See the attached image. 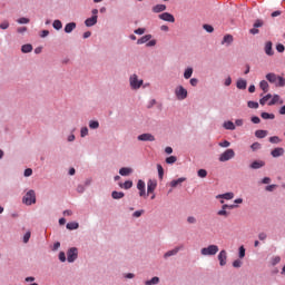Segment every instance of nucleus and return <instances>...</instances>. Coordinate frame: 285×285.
<instances>
[{"instance_id":"obj_34","label":"nucleus","mask_w":285,"mask_h":285,"mask_svg":"<svg viewBox=\"0 0 285 285\" xmlns=\"http://www.w3.org/2000/svg\"><path fill=\"white\" fill-rule=\"evenodd\" d=\"M89 128H91V130H97V128H99V121L97 120H91L89 122Z\"/></svg>"},{"instance_id":"obj_25","label":"nucleus","mask_w":285,"mask_h":285,"mask_svg":"<svg viewBox=\"0 0 285 285\" xmlns=\"http://www.w3.org/2000/svg\"><path fill=\"white\" fill-rule=\"evenodd\" d=\"M119 186L125 190H130V187L132 186V180H126L124 184L120 183Z\"/></svg>"},{"instance_id":"obj_46","label":"nucleus","mask_w":285,"mask_h":285,"mask_svg":"<svg viewBox=\"0 0 285 285\" xmlns=\"http://www.w3.org/2000/svg\"><path fill=\"white\" fill-rule=\"evenodd\" d=\"M269 141L271 144H279V141H282V139H279V137L274 136V137H269Z\"/></svg>"},{"instance_id":"obj_26","label":"nucleus","mask_w":285,"mask_h":285,"mask_svg":"<svg viewBox=\"0 0 285 285\" xmlns=\"http://www.w3.org/2000/svg\"><path fill=\"white\" fill-rule=\"evenodd\" d=\"M224 128L226 130H235V124L230 120L224 122Z\"/></svg>"},{"instance_id":"obj_10","label":"nucleus","mask_w":285,"mask_h":285,"mask_svg":"<svg viewBox=\"0 0 285 285\" xmlns=\"http://www.w3.org/2000/svg\"><path fill=\"white\" fill-rule=\"evenodd\" d=\"M158 17H159V19H161L163 21H168L169 23H175V16H173V14L169 13V12L160 13Z\"/></svg>"},{"instance_id":"obj_32","label":"nucleus","mask_w":285,"mask_h":285,"mask_svg":"<svg viewBox=\"0 0 285 285\" xmlns=\"http://www.w3.org/2000/svg\"><path fill=\"white\" fill-rule=\"evenodd\" d=\"M67 228L68 230H77V228H79V223H68Z\"/></svg>"},{"instance_id":"obj_9","label":"nucleus","mask_w":285,"mask_h":285,"mask_svg":"<svg viewBox=\"0 0 285 285\" xmlns=\"http://www.w3.org/2000/svg\"><path fill=\"white\" fill-rule=\"evenodd\" d=\"M77 255H78L77 248H76V247L70 248V249L68 250V253H67V261H68L69 263L75 262V259H77Z\"/></svg>"},{"instance_id":"obj_63","label":"nucleus","mask_w":285,"mask_h":285,"mask_svg":"<svg viewBox=\"0 0 285 285\" xmlns=\"http://www.w3.org/2000/svg\"><path fill=\"white\" fill-rule=\"evenodd\" d=\"M187 222H188V224H195L197 222V219L194 216H189L187 218Z\"/></svg>"},{"instance_id":"obj_45","label":"nucleus","mask_w":285,"mask_h":285,"mask_svg":"<svg viewBox=\"0 0 285 285\" xmlns=\"http://www.w3.org/2000/svg\"><path fill=\"white\" fill-rule=\"evenodd\" d=\"M177 161V157L169 156L166 158V164H175Z\"/></svg>"},{"instance_id":"obj_49","label":"nucleus","mask_w":285,"mask_h":285,"mask_svg":"<svg viewBox=\"0 0 285 285\" xmlns=\"http://www.w3.org/2000/svg\"><path fill=\"white\" fill-rule=\"evenodd\" d=\"M203 28L206 30V32H213L215 30V28H213L210 24H204Z\"/></svg>"},{"instance_id":"obj_44","label":"nucleus","mask_w":285,"mask_h":285,"mask_svg":"<svg viewBox=\"0 0 285 285\" xmlns=\"http://www.w3.org/2000/svg\"><path fill=\"white\" fill-rule=\"evenodd\" d=\"M137 188L138 190H144L146 188V183L144 180H138Z\"/></svg>"},{"instance_id":"obj_50","label":"nucleus","mask_w":285,"mask_h":285,"mask_svg":"<svg viewBox=\"0 0 285 285\" xmlns=\"http://www.w3.org/2000/svg\"><path fill=\"white\" fill-rule=\"evenodd\" d=\"M88 135V127H82L81 130H80V136L81 137H87Z\"/></svg>"},{"instance_id":"obj_41","label":"nucleus","mask_w":285,"mask_h":285,"mask_svg":"<svg viewBox=\"0 0 285 285\" xmlns=\"http://www.w3.org/2000/svg\"><path fill=\"white\" fill-rule=\"evenodd\" d=\"M238 256L240 259H244V257H246V248H244V246L239 247Z\"/></svg>"},{"instance_id":"obj_40","label":"nucleus","mask_w":285,"mask_h":285,"mask_svg":"<svg viewBox=\"0 0 285 285\" xmlns=\"http://www.w3.org/2000/svg\"><path fill=\"white\" fill-rule=\"evenodd\" d=\"M247 106H248V108L257 109V108H259V102H257V101H248Z\"/></svg>"},{"instance_id":"obj_53","label":"nucleus","mask_w":285,"mask_h":285,"mask_svg":"<svg viewBox=\"0 0 285 285\" xmlns=\"http://www.w3.org/2000/svg\"><path fill=\"white\" fill-rule=\"evenodd\" d=\"M266 237H268V235H266V233H264V232L258 234V239L261 242H265Z\"/></svg>"},{"instance_id":"obj_39","label":"nucleus","mask_w":285,"mask_h":285,"mask_svg":"<svg viewBox=\"0 0 285 285\" xmlns=\"http://www.w3.org/2000/svg\"><path fill=\"white\" fill-rule=\"evenodd\" d=\"M197 175H198V177L204 179V178H206L208 176V171H206V169H199Z\"/></svg>"},{"instance_id":"obj_38","label":"nucleus","mask_w":285,"mask_h":285,"mask_svg":"<svg viewBox=\"0 0 285 285\" xmlns=\"http://www.w3.org/2000/svg\"><path fill=\"white\" fill-rule=\"evenodd\" d=\"M279 101V95H274L272 100L268 102V106H275Z\"/></svg>"},{"instance_id":"obj_22","label":"nucleus","mask_w":285,"mask_h":285,"mask_svg":"<svg viewBox=\"0 0 285 285\" xmlns=\"http://www.w3.org/2000/svg\"><path fill=\"white\" fill-rule=\"evenodd\" d=\"M164 10H166V4H156L153 7V12L155 13L164 12Z\"/></svg>"},{"instance_id":"obj_20","label":"nucleus","mask_w":285,"mask_h":285,"mask_svg":"<svg viewBox=\"0 0 285 285\" xmlns=\"http://www.w3.org/2000/svg\"><path fill=\"white\" fill-rule=\"evenodd\" d=\"M150 39H153L151 35H146L144 37H141L140 39L137 40L138 46H141L142 43H148V41H150Z\"/></svg>"},{"instance_id":"obj_21","label":"nucleus","mask_w":285,"mask_h":285,"mask_svg":"<svg viewBox=\"0 0 285 285\" xmlns=\"http://www.w3.org/2000/svg\"><path fill=\"white\" fill-rule=\"evenodd\" d=\"M75 28H77V23L69 22L65 27V32H67V35H70V32H72V30H75Z\"/></svg>"},{"instance_id":"obj_42","label":"nucleus","mask_w":285,"mask_h":285,"mask_svg":"<svg viewBox=\"0 0 285 285\" xmlns=\"http://www.w3.org/2000/svg\"><path fill=\"white\" fill-rule=\"evenodd\" d=\"M217 215L219 217H228V215H230V213H228L226 209H220L217 212Z\"/></svg>"},{"instance_id":"obj_16","label":"nucleus","mask_w":285,"mask_h":285,"mask_svg":"<svg viewBox=\"0 0 285 285\" xmlns=\"http://www.w3.org/2000/svg\"><path fill=\"white\" fill-rule=\"evenodd\" d=\"M132 173V168L130 167H122L119 169V175H121V177H128V175H131Z\"/></svg>"},{"instance_id":"obj_47","label":"nucleus","mask_w":285,"mask_h":285,"mask_svg":"<svg viewBox=\"0 0 285 285\" xmlns=\"http://www.w3.org/2000/svg\"><path fill=\"white\" fill-rule=\"evenodd\" d=\"M30 237H31V233L30 232H27L23 236V243L24 244H28V242H30Z\"/></svg>"},{"instance_id":"obj_36","label":"nucleus","mask_w":285,"mask_h":285,"mask_svg":"<svg viewBox=\"0 0 285 285\" xmlns=\"http://www.w3.org/2000/svg\"><path fill=\"white\" fill-rule=\"evenodd\" d=\"M185 79H190L193 77V68H187L184 72Z\"/></svg>"},{"instance_id":"obj_48","label":"nucleus","mask_w":285,"mask_h":285,"mask_svg":"<svg viewBox=\"0 0 285 285\" xmlns=\"http://www.w3.org/2000/svg\"><path fill=\"white\" fill-rule=\"evenodd\" d=\"M218 146H220V148H228L230 146V141L224 140L223 142H219Z\"/></svg>"},{"instance_id":"obj_61","label":"nucleus","mask_w":285,"mask_h":285,"mask_svg":"<svg viewBox=\"0 0 285 285\" xmlns=\"http://www.w3.org/2000/svg\"><path fill=\"white\" fill-rule=\"evenodd\" d=\"M59 259H60V262H66V253L60 252L59 253Z\"/></svg>"},{"instance_id":"obj_19","label":"nucleus","mask_w":285,"mask_h":285,"mask_svg":"<svg viewBox=\"0 0 285 285\" xmlns=\"http://www.w3.org/2000/svg\"><path fill=\"white\" fill-rule=\"evenodd\" d=\"M184 181H186V178L181 177L176 180H171L170 186H171V188H177L178 186H181V184H184Z\"/></svg>"},{"instance_id":"obj_2","label":"nucleus","mask_w":285,"mask_h":285,"mask_svg":"<svg viewBox=\"0 0 285 285\" xmlns=\"http://www.w3.org/2000/svg\"><path fill=\"white\" fill-rule=\"evenodd\" d=\"M218 253H219V246L217 245H208L207 247H204L200 249V254L204 257L215 256Z\"/></svg>"},{"instance_id":"obj_15","label":"nucleus","mask_w":285,"mask_h":285,"mask_svg":"<svg viewBox=\"0 0 285 285\" xmlns=\"http://www.w3.org/2000/svg\"><path fill=\"white\" fill-rule=\"evenodd\" d=\"M97 19H98L97 16H92L91 18H88L85 21V24L87 26V28H92V26H97Z\"/></svg>"},{"instance_id":"obj_12","label":"nucleus","mask_w":285,"mask_h":285,"mask_svg":"<svg viewBox=\"0 0 285 285\" xmlns=\"http://www.w3.org/2000/svg\"><path fill=\"white\" fill-rule=\"evenodd\" d=\"M266 166V163L264 160H255L249 165V168L253 170H259V168H264Z\"/></svg>"},{"instance_id":"obj_23","label":"nucleus","mask_w":285,"mask_h":285,"mask_svg":"<svg viewBox=\"0 0 285 285\" xmlns=\"http://www.w3.org/2000/svg\"><path fill=\"white\" fill-rule=\"evenodd\" d=\"M247 82L244 79L237 80L236 87L238 90H246Z\"/></svg>"},{"instance_id":"obj_30","label":"nucleus","mask_w":285,"mask_h":285,"mask_svg":"<svg viewBox=\"0 0 285 285\" xmlns=\"http://www.w3.org/2000/svg\"><path fill=\"white\" fill-rule=\"evenodd\" d=\"M21 52L23 53L32 52V45H23L21 47Z\"/></svg>"},{"instance_id":"obj_1","label":"nucleus","mask_w":285,"mask_h":285,"mask_svg":"<svg viewBox=\"0 0 285 285\" xmlns=\"http://www.w3.org/2000/svg\"><path fill=\"white\" fill-rule=\"evenodd\" d=\"M267 81H269V83H274V86H276V88H284L285 86V78L282 76H277L276 73L269 72L266 76Z\"/></svg>"},{"instance_id":"obj_7","label":"nucleus","mask_w":285,"mask_h":285,"mask_svg":"<svg viewBox=\"0 0 285 285\" xmlns=\"http://www.w3.org/2000/svg\"><path fill=\"white\" fill-rule=\"evenodd\" d=\"M217 257L219 266H226V262L228 259V253L226 252V249L220 250Z\"/></svg>"},{"instance_id":"obj_5","label":"nucleus","mask_w":285,"mask_h":285,"mask_svg":"<svg viewBox=\"0 0 285 285\" xmlns=\"http://www.w3.org/2000/svg\"><path fill=\"white\" fill-rule=\"evenodd\" d=\"M129 81L134 90H139V88H141V86L144 85V80H139V78L135 73L130 76Z\"/></svg>"},{"instance_id":"obj_58","label":"nucleus","mask_w":285,"mask_h":285,"mask_svg":"<svg viewBox=\"0 0 285 285\" xmlns=\"http://www.w3.org/2000/svg\"><path fill=\"white\" fill-rule=\"evenodd\" d=\"M18 23H30V19H28V18H20V19H18Z\"/></svg>"},{"instance_id":"obj_62","label":"nucleus","mask_w":285,"mask_h":285,"mask_svg":"<svg viewBox=\"0 0 285 285\" xmlns=\"http://www.w3.org/2000/svg\"><path fill=\"white\" fill-rule=\"evenodd\" d=\"M261 121H262V119H259V117H257V116L252 117L253 124H259Z\"/></svg>"},{"instance_id":"obj_51","label":"nucleus","mask_w":285,"mask_h":285,"mask_svg":"<svg viewBox=\"0 0 285 285\" xmlns=\"http://www.w3.org/2000/svg\"><path fill=\"white\" fill-rule=\"evenodd\" d=\"M233 266H234V268H242V261H239V259L234 261Z\"/></svg>"},{"instance_id":"obj_37","label":"nucleus","mask_w":285,"mask_h":285,"mask_svg":"<svg viewBox=\"0 0 285 285\" xmlns=\"http://www.w3.org/2000/svg\"><path fill=\"white\" fill-rule=\"evenodd\" d=\"M53 28H55V30H61V28H63V24L61 23L60 20H55Z\"/></svg>"},{"instance_id":"obj_52","label":"nucleus","mask_w":285,"mask_h":285,"mask_svg":"<svg viewBox=\"0 0 285 285\" xmlns=\"http://www.w3.org/2000/svg\"><path fill=\"white\" fill-rule=\"evenodd\" d=\"M252 150H259V148H262V145L259 142H254L252 146H250Z\"/></svg>"},{"instance_id":"obj_28","label":"nucleus","mask_w":285,"mask_h":285,"mask_svg":"<svg viewBox=\"0 0 285 285\" xmlns=\"http://www.w3.org/2000/svg\"><path fill=\"white\" fill-rule=\"evenodd\" d=\"M272 98H273V95H271V94H267L266 96H264V97L259 100L261 106H266V102L268 101V99H272Z\"/></svg>"},{"instance_id":"obj_55","label":"nucleus","mask_w":285,"mask_h":285,"mask_svg":"<svg viewBox=\"0 0 285 285\" xmlns=\"http://www.w3.org/2000/svg\"><path fill=\"white\" fill-rule=\"evenodd\" d=\"M276 50H277V52H284V50H285L284 45H282V43L276 45Z\"/></svg>"},{"instance_id":"obj_64","label":"nucleus","mask_w":285,"mask_h":285,"mask_svg":"<svg viewBox=\"0 0 285 285\" xmlns=\"http://www.w3.org/2000/svg\"><path fill=\"white\" fill-rule=\"evenodd\" d=\"M140 215H144V209H141V210H136V212L132 214L134 217H139Z\"/></svg>"},{"instance_id":"obj_59","label":"nucleus","mask_w":285,"mask_h":285,"mask_svg":"<svg viewBox=\"0 0 285 285\" xmlns=\"http://www.w3.org/2000/svg\"><path fill=\"white\" fill-rule=\"evenodd\" d=\"M134 32H135V35H144V32H146V29H144V28H138V29H136Z\"/></svg>"},{"instance_id":"obj_27","label":"nucleus","mask_w":285,"mask_h":285,"mask_svg":"<svg viewBox=\"0 0 285 285\" xmlns=\"http://www.w3.org/2000/svg\"><path fill=\"white\" fill-rule=\"evenodd\" d=\"M124 195L122 191H112L111 197L112 199H124Z\"/></svg>"},{"instance_id":"obj_43","label":"nucleus","mask_w":285,"mask_h":285,"mask_svg":"<svg viewBox=\"0 0 285 285\" xmlns=\"http://www.w3.org/2000/svg\"><path fill=\"white\" fill-rule=\"evenodd\" d=\"M157 170L159 179H164V167H161V165H157Z\"/></svg>"},{"instance_id":"obj_14","label":"nucleus","mask_w":285,"mask_h":285,"mask_svg":"<svg viewBox=\"0 0 285 285\" xmlns=\"http://www.w3.org/2000/svg\"><path fill=\"white\" fill-rule=\"evenodd\" d=\"M265 53H266L268 57H273V55H275V51H273V42L267 41V42L265 43Z\"/></svg>"},{"instance_id":"obj_35","label":"nucleus","mask_w":285,"mask_h":285,"mask_svg":"<svg viewBox=\"0 0 285 285\" xmlns=\"http://www.w3.org/2000/svg\"><path fill=\"white\" fill-rule=\"evenodd\" d=\"M158 282H159V277L155 276V277H153L151 279L146 281L145 284H146V285H155V284H157Z\"/></svg>"},{"instance_id":"obj_56","label":"nucleus","mask_w":285,"mask_h":285,"mask_svg":"<svg viewBox=\"0 0 285 285\" xmlns=\"http://www.w3.org/2000/svg\"><path fill=\"white\" fill-rule=\"evenodd\" d=\"M264 26V22L262 20H256L254 23V28H262Z\"/></svg>"},{"instance_id":"obj_3","label":"nucleus","mask_w":285,"mask_h":285,"mask_svg":"<svg viewBox=\"0 0 285 285\" xmlns=\"http://www.w3.org/2000/svg\"><path fill=\"white\" fill-rule=\"evenodd\" d=\"M22 204H26V206H32V204H37V194H35V190L30 189L23 196Z\"/></svg>"},{"instance_id":"obj_6","label":"nucleus","mask_w":285,"mask_h":285,"mask_svg":"<svg viewBox=\"0 0 285 285\" xmlns=\"http://www.w3.org/2000/svg\"><path fill=\"white\" fill-rule=\"evenodd\" d=\"M175 95H176L177 99H179V101H184V99H186V97H188V90H186V88H184V86H178L175 89Z\"/></svg>"},{"instance_id":"obj_11","label":"nucleus","mask_w":285,"mask_h":285,"mask_svg":"<svg viewBox=\"0 0 285 285\" xmlns=\"http://www.w3.org/2000/svg\"><path fill=\"white\" fill-rule=\"evenodd\" d=\"M183 248H184V245H180V246L175 247L174 249L168 250L164 255L165 259H168V257H173V256L177 255V253L183 250Z\"/></svg>"},{"instance_id":"obj_13","label":"nucleus","mask_w":285,"mask_h":285,"mask_svg":"<svg viewBox=\"0 0 285 285\" xmlns=\"http://www.w3.org/2000/svg\"><path fill=\"white\" fill-rule=\"evenodd\" d=\"M138 141H155V136H153L151 134L139 135Z\"/></svg>"},{"instance_id":"obj_31","label":"nucleus","mask_w":285,"mask_h":285,"mask_svg":"<svg viewBox=\"0 0 285 285\" xmlns=\"http://www.w3.org/2000/svg\"><path fill=\"white\" fill-rule=\"evenodd\" d=\"M222 43H227L229 46V43H233V36L230 35H226L224 38H223V41Z\"/></svg>"},{"instance_id":"obj_54","label":"nucleus","mask_w":285,"mask_h":285,"mask_svg":"<svg viewBox=\"0 0 285 285\" xmlns=\"http://www.w3.org/2000/svg\"><path fill=\"white\" fill-rule=\"evenodd\" d=\"M228 208H229V210H233V208H237V205H223V207H222L223 210H226Z\"/></svg>"},{"instance_id":"obj_8","label":"nucleus","mask_w":285,"mask_h":285,"mask_svg":"<svg viewBox=\"0 0 285 285\" xmlns=\"http://www.w3.org/2000/svg\"><path fill=\"white\" fill-rule=\"evenodd\" d=\"M156 189H157V180L149 179L147 181V195H153V193H155Z\"/></svg>"},{"instance_id":"obj_18","label":"nucleus","mask_w":285,"mask_h":285,"mask_svg":"<svg viewBox=\"0 0 285 285\" xmlns=\"http://www.w3.org/2000/svg\"><path fill=\"white\" fill-rule=\"evenodd\" d=\"M272 157H282L284 155V148L277 147L271 153Z\"/></svg>"},{"instance_id":"obj_60","label":"nucleus","mask_w":285,"mask_h":285,"mask_svg":"<svg viewBox=\"0 0 285 285\" xmlns=\"http://www.w3.org/2000/svg\"><path fill=\"white\" fill-rule=\"evenodd\" d=\"M31 176H32V169L27 168V169L24 170V177H31Z\"/></svg>"},{"instance_id":"obj_17","label":"nucleus","mask_w":285,"mask_h":285,"mask_svg":"<svg viewBox=\"0 0 285 285\" xmlns=\"http://www.w3.org/2000/svg\"><path fill=\"white\" fill-rule=\"evenodd\" d=\"M235 197V194L233 193H226V194H219L216 196V199H227L230 200Z\"/></svg>"},{"instance_id":"obj_33","label":"nucleus","mask_w":285,"mask_h":285,"mask_svg":"<svg viewBox=\"0 0 285 285\" xmlns=\"http://www.w3.org/2000/svg\"><path fill=\"white\" fill-rule=\"evenodd\" d=\"M262 119H275V114L262 112Z\"/></svg>"},{"instance_id":"obj_4","label":"nucleus","mask_w":285,"mask_h":285,"mask_svg":"<svg viewBox=\"0 0 285 285\" xmlns=\"http://www.w3.org/2000/svg\"><path fill=\"white\" fill-rule=\"evenodd\" d=\"M219 161H230V159H235V150L233 149H226L223 154L219 156Z\"/></svg>"},{"instance_id":"obj_24","label":"nucleus","mask_w":285,"mask_h":285,"mask_svg":"<svg viewBox=\"0 0 285 285\" xmlns=\"http://www.w3.org/2000/svg\"><path fill=\"white\" fill-rule=\"evenodd\" d=\"M266 135H268L267 130L258 129L255 131V137H257L258 139H264V137H266Z\"/></svg>"},{"instance_id":"obj_57","label":"nucleus","mask_w":285,"mask_h":285,"mask_svg":"<svg viewBox=\"0 0 285 285\" xmlns=\"http://www.w3.org/2000/svg\"><path fill=\"white\" fill-rule=\"evenodd\" d=\"M0 28H1V30H8V28H10V23H8V22H2V23L0 24Z\"/></svg>"},{"instance_id":"obj_29","label":"nucleus","mask_w":285,"mask_h":285,"mask_svg":"<svg viewBox=\"0 0 285 285\" xmlns=\"http://www.w3.org/2000/svg\"><path fill=\"white\" fill-rule=\"evenodd\" d=\"M259 88L263 89V92H267L268 91V82L266 80H262L259 82Z\"/></svg>"}]
</instances>
